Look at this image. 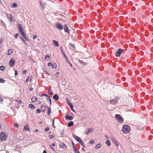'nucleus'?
Returning <instances> with one entry per match:
<instances>
[{
	"label": "nucleus",
	"instance_id": "1",
	"mask_svg": "<svg viewBox=\"0 0 153 153\" xmlns=\"http://www.w3.org/2000/svg\"><path fill=\"white\" fill-rule=\"evenodd\" d=\"M131 130V127L127 125H124L123 126L122 131L125 134L129 133Z\"/></svg>",
	"mask_w": 153,
	"mask_h": 153
},
{
	"label": "nucleus",
	"instance_id": "2",
	"mask_svg": "<svg viewBox=\"0 0 153 153\" xmlns=\"http://www.w3.org/2000/svg\"><path fill=\"white\" fill-rule=\"evenodd\" d=\"M115 117L119 123H122L124 121L123 118L119 114H116Z\"/></svg>",
	"mask_w": 153,
	"mask_h": 153
},
{
	"label": "nucleus",
	"instance_id": "3",
	"mask_svg": "<svg viewBox=\"0 0 153 153\" xmlns=\"http://www.w3.org/2000/svg\"><path fill=\"white\" fill-rule=\"evenodd\" d=\"M6 139V136L5 134L3 132H1L0 134V140L1 141H4Z\"/></svg>",
	"mask_w": 153,
	"mask_h": 153
},
{
	"label": "nucleus",
	"instance_id": "4",
	"mask_svg": "<svg viewBox=\"0 0 153 153\" xmlns=\"http://www.w3.org/2000/svg\"><path fill=\"white\" fill-rule=\"evenodd\" d=\"M16 60L13 58H11L9 61V65L11 67H13L15 64Z\"/></svg>",
	"mask_w": 153,
	"mask_h": 153
},
{
	"label": "nucleus",
	"instance_id": "5",
	"mask_svg": "<svg viewBox=\"0 0 153 153\" xmlns=\"http://www.w3.org/2000/svg\"><path fill=\"white\" fill-rule=\"evenodd\" d=\"M110 104L113 105H115L118 103V99H111L110 100Z\"/></svg>",
	"mask_w": 153,
	"mask_h": 153
},
{
	"label": "nucleus",
	"instance_id": "6",
	"mask_svg": "<svg viewBox=\"0 0 153 153\" xmlns=\"http://www.w3.org/2000/svg\"><path fill=\"white\" fill-rule=\"evenodd\" d=\"M73 137L78 142L80 143L82 141V139L79 137L77 136L74 134L73 135Z\"/></svg>",
	"mask_w": 153,
	"mask_h": 153
},
{
	"label": "nucleus",
	"instance_id": "7",
	"mask_svg": "<svg viewBox=\"0 0 153 153\" xmlns=\"http://www.w3.org/2000/svg\"><path fill=\"white\" fill-rule=\"evenodd\" d=\"M64 31L65 32H66L68 34L70 33V31H69V29L68 28V26H67V25L65 24L64 25Z\"/></svg>",
	"mask_w": 153,
	"mask_h": 153
},
{
	"label": "nucleus",
	"instance_id": "8",
	"mask_svg": "<svg viewBox=\"0 0 153 153\" xmlns=\"http://www.w3.org/2000/svg\"><path fill=\"white\" fill-rule=\"evenodd\" d=\"M123 51L122 49L121 48H119L118 50V51H117L116 53V55L117 56H120L121 53Z\"/></svg>",
	"mask_w": 153,
	"mask_h": 153
},
{
	"label": "nucleus",
	"instance_id": "9",
	"mask_svg": "<svg viewBox=\"0 0 153 153\" xmlns=\"http://www.w3.org/2000/svg\"><path fill=\"white\" fill-rule=\"evenodd\" d=\"M55 27L59 30H62L63 28L62 26L59 23L56 24Z\"/></svg>",
	"mask_w": 153,
	"mask_h": 153
},
{
	"label": "nucleus",
	"instance_id": "10",
	"mask_svg": "<svg viewBox=\"0 0 153 153\" xmlns=\"http://www.w3.org/2000/svg\"><path fill=\"white\" fill-rule=\"evenodd\" d=\"M23 130L25 131H30L29 125L28 124L26 125L24 127Z\"/></svg>",
	"mask_w": 153,
	"mask_h": 153
},
{
	"label": "nucleus",
	"instance_id": "11",
	"mask_svg": "<svg viewBox=\"0 0 153 153\" xmlns=\"http://www.w3.org/2000/svg\"><path fill=\"white\" fill-rule=\"evenodd\" d=\"M43 95L45 96L46 97V98L47 101L48 102H49L50 104H51V101L50 98L46 94H44Z\"/></svg>",
	"mask_w": 153,
	"mask_h": 153
},
{
	"label": "nucleus",
	"instance_id": "12",
	"mask_svg": "<svg viewBox=\"0 0 153 153\" xmlns=\"http://www.w3.org/2000/svg\"><path fill=\"white\" fill-rule=\"evenodd\" d=\"M59 146L62 149H65L67 148V146L63 143H61L59 144Z\"/></svg>",
	"mask_w": 153,
	"mask_h": 153
},
{
	"label": "nucleus",
	"instance_id": "13",
	"mask_svg": "<svg viewBox=\"0 0 153 153\" xmlns=\"http://www.w3.org/2000/svg\"><path fill=\"white\" fill-rule=\"evenodd\" d=\"M66 119H68L69 120H72L73 119V117L72 116H69L68 115L65 117Z\"/></svg>",
	"mask_w": 153,
	"mask_h": 153
},
{
	"label": "nucleus",
	"instance_id": "14",
	"mask_svg": "<svg viewBox=\"0 0 153 153\" xmlns=\"http://www.w3.org/2000/svg\"><path fill=\"white\" fill-rule=\"evenodd\" d=\"M53 98L55 101H57L59 100V96L57 94H55L53 96Z\"/></svg>",
	"mask_w": 153,
	"mask_h": 153
},
{
	"label": "nucleus",
	"instance_id": "15",
	"mask_svg": "<svg viewBox=\"0 0 153 153\" xmlns=\"http://www.w3.org/2000/svg\"><path fill=\"white\" fill-rule=\"evenodd\" d=\"M93 128H89L88 130L85 133V134H88L91 133L93 130Z\"/></svg>",
	"mask_w": 153,
	"mask_h": 153
},
{
	"label": "nucleus",
	"instance_id": "16",
	"mask_svg": "<svg viewBox=\"0 0 153 153\" xmlns=\"http://www.w3.org/2000/svg\"><path fill=\"white\" fill-rule=\"evenodd\" d=\"M32 78V76H31L30 75L28 76V77H27V79H26L25 82H27L29 81H30L31 79Z\"/></svg>",
	"mask_w": 153,
	"mask_h": 153
},
{
	"label": "nucleus",
	"instance_id": "17",
	"mask_svg": "<svg viewBox=\"0 0 153 153\" xmlns=\"http://www.w3.org/2000/svg\"><path fill=\"white\" fill-rule=\"evenodd\" d=\"M31 101L33 102H36L37 100V98L36 97H33L31 98Z\"/></svg>",
	"mask_w": 153,
	"mask_h": 153
},
{
	"label": "nucleus",
	"instance_id": "18",
	"mask_svg": "<svg viewBox=\"0 0 153 153\" xmlns=\"http://www.w3.org/2000/svg\"><path fill=\"white\" fill-rule=\"evenodd\" d=\"M9 19L10 22H11L12 21L14 22H15L13 20L14 17L12 14H10Z\"/></svg>",
	"mask_w": 153,
	"mask_h": 153
},
{
	"label": "nucleus",
	"instance_id": "19",
	"mask_svg": "<svg viewBox=\"0 0 153 153\" xmlns=\"http://www.w3.org/2000/svg\"><path fill=\"white\" fill-rule=\"evenodd\" d=\"M111 141L113 142L117 146H119V144L118 143H117V141L115 140L114 138H112L111 139Z\"/></svg>",
	"mask_w": 153,
	"mask_h": 153
},
{
	"label": "nucleus",
	"instance_id": "20",
	"mask_svg": "<svg viewBox=\"0 0 153 153\" xmlns=\"http://www.w3.org/2000/svg\"><path fill=\"white\" fill-rule=\"evenodd\" d=\"M22 37L27 41H29V39L25 33L22 36Z\"/></svg>",
	"mask_w": 153,
	"mask_h": 153
},
{
	"label": "nucleus",
	"instance_id": "21",
	"mask_svg": "<svg viewBox=\"0 0 153 153\" xmlns=\"http://www.w3.org/2000/svg\"><path fill=\"white\" fill-rule=\"evenodd\" d=\"M17 26L18 27V28H19V31H20L22 30V25L21 24H17Z\"/></svg>",
	"mask_w": 153,
	"mask_h": 153
},
{
	"label": "nucleus",
	"instance_id": "22",
	"mask_svg": "<svg viewBox=\"0 0 153 153\" xmlns=\"http://www.w3.org/2000/svg\"><path fill=\"white\" fill-rule=\"evenodd\" d=\"M53 42L55 46L58 47L59 46V44L56 41L53 40Z\"/></svg>",
	"mask_w": 153,
	"mask_h": 153
},
{
	"label": "nucleus",
	"instance_id": "23",
	"mask_svg": "<svg viewBox=\"0 0 153 153\" xmlns=\"http://www.w3.org/2000/svg\"><path fill=\"white\" fill-rule=\"evenodd\" d=\"M13 51V49H10L8 52L7 54L8 55H10Z\"/></svg>",
	"mask_w": 153,
	"mask_h": 153
},
{
	"label": "nucleus",
	"instance_id": "24",
	"mask_svg": "<svg viewBox=\"0 0 153 153\" xmlns=\"http://www.w3.org/2000/svg\"><path fill=\"white\" fill-rule=\"evenodd\" d=\"M28 106L31 109H34L36 108L35 106L33 105L32 104H29L28 105Z\"/></svg>",
	"mask_w": 153,
	"mask_h": 153
},
{
	"label": "nucleus",
	"instance_id": "25",
	"mask_svg": "<svg viewBox=\"0 0 153 153\" xmlns=\"http://www.w3.org/2000/svg\"><path fill=\"white\" fill-rule=\"evenodd\" d=\"M46 109V107L45 106L42 105L41 106V110L43 112L45 111Z\"/></svg>",
	"mask_w": 153,
	"mask_h": 153
},
{
	"label": "nucleus",
	"instance_id": "26",
	"mask_svg": "<svg viewBox=\"0 0 153 153\" xmlns=\"http://www.w3.org/2000/svg\"><path fill=\"white\" fill-rule=\"evenodd\" d=\"M74 125V123L73 121L69 122L68 124V127H70Z\"/></svg>",
	"mask_w": 153,
	"mask_h": 153
},
{
	"label": "nucleus",
	"instance_id": "27",
	"mask_svg": "<svg viewBox=\"0 0 153 153\" xmlns=\"http://www.w3.org/2000/svg\"><path fill=\"white\" fill-rule=\"evenodd\" d=\"M105 143L108 146H110L111 145V142L109 140H107Z\"/></svg>",
	"mask_w": 153,
	"mask_h": 153
},
{
	"label": "nucleus",
	"instance_id": "28",
	"mask_svg": "<svg viewBox=\"0 0 153 153\" xmlns=\"http://www.w3.org/2000/svg\"><path fill=\"white\" fill-rule=\"evenodd\" d=\"M11 6L12 7L16 8L17 7V5L16 3H14L11 4Z\"/></svg>",
	"mask_w": 153,
	"mask_h": 153
},
{
	"label": "nucleus",
	"instance_id": "29",
	"mask_svg": "<svg viewBox=\"0 0 153 153\" xmlns=\"http://www.w3.org/2000/svg\"><path fill=\"white\" fill-rule=\"evenodd\" d=\"M48 115H50V114L51 113V108L50 107H49L48 108Z\"/></svg>",
	"mask_w": 153,
	"mask_h": 153
},
{
	"label": "nucleus",
	"instance_id": "30",
	"mask_svg": "<svg viewBox=\"0 0 153 153\" xmlns=\"http://www.w3.org/2000/svg\"><path fill=\"white\" fill-rule=\"evenodd\" d=\"M5 69V67L4 66H0V70L2 71H4Z\"/></svg>",
	"mask_w": 153,
	"mask_h": 153
},
{
	"label": "nucleus",
	"instance_id": "31",
	"mask_svg": "<svg viewBox=\"0 0 153 153\" xmlns=\"http://www.w3.org/2000/svg\"><path fill=\"white\" fill-rule=\"evenodd\" d=\"M101 144L100 143L97 144L95 146V148L96 149H98L100 148L101 147Z\"/></svg>",
	"mask_w": 153,
	"mask_h": 153
},
{
	"label": "nucleus",
	"instance_id": "32",
	"mask_svg": "<svg viewBox=\"0 0 153 153\" xmlns=\"http://www.w3.org/2000/svg\"><path fill=\"white\" fill-rule=\"evenodd\" d=\"M56 67V64H53L52 66V69H55Z\"/></svg>",
	"mask_w": 153,
	"mask_h": 153
},
{
	"label": "nucleus",
	"instance_id": "33",
	"mask_svg": "<svg viewBox=\"0 0 153 153\" xmlns=\"http://www.w3.org/2000/svg\"><path fill=\"white\" fill-rule=\"evenodd\" d=\"M63 55H64V56L66 58V62L68 63H69V61L68 60L67 56H65V54L63 53Z\"/></svg>",
	"mask_w": 153,
	"mask_h": 153
},
{
	"label": "nucleus",
	"instance_id": "34",
	"mask_svg": "<svg viewBox=\"0 0 153 153\" xmlns=\"http://www.w3.org/2000/svg\"><path fill=\"white\" fill-rule=\"evenodd\" d=\"M16 101L19 103H21L22 102V100L20 99H17L16 100Z\"/></svg>",
	"mask_w": 153,
	"mask_h": 153
},
{
	"label": "nucleus",
	"instance_id": "35",
	"mask_svg": "<svg viewBox=\"0 0 153 153\" xmlns=\"http://www.w3.org/2000/svg\"><path fill=\"white\" fill-rule=\"evenodd\" d=\"M14 127H16L17 128H19L18 124L17 123H15L14 125Z\"/></svg>",
	"mask_w": 153,
	"mask_h": 153
},
{
	"label": "nucleus",
	"instance_id": "36",
	"mask_svg": "<svg viewBox=\"0 0 153 153\" xmlns=\"http://www.w3.org/2000/svg\"><path fill=\"white\" fill-rule=\"evenodd\" d=\"M94 143V140H91L89 141L90 144H92Z\"/></svg>",
	"mask_w": 153,
	"mask_h": 153
},
{
	"label": "nucleus",
	"instance_id": "37",
	"mask_svg": "<svg viewBox=\"0 0 153 153\" xmlns=\"http://www.w3.org/2000/svg\"><path fill=\"white\" fill-rule=\"evenodd\" d=\"M50 59V57L49 56L47 55L45 57V59L46 60H48Z\"/></svg>",
	"mask_w": 153,
	"mask_h": 153
},
{
	"label": "nucleus",
	"instance_id": "38",
	"mask_svg": "<svg viewBox=\"0 0 153 153\" xmlns=\"http://www.w3.org/2000/svg\"><path fill=\"white\" fill-rule=\"evenodd\" d=\"M54 137V136L53 135H50L49 136V137L50 139H52Z\"/></svg>",
	"mask_w": 153,
	"mask_h": 153
},
{
	"label": "nucleus",
	"instance_id": "39",
	"mask_svg": "<svg viewBox=\"0 0 153 153\" xmlns=\"http://www.w3.org/2000/svg\"><path fill=\"white\" fill-rule=\"evenodd\" d=\"M5 80L2 79H0V82L4 83L5 82Z\"/></svg>",
	"mask_w": 153,
	"mask_h": 153
},
{
	"label": "nucleus",
	"instance_id": "40",
	"mask_svg": "<svg viewBox=\"0 0 153 153\" xmlns=\"http://www.w3.org/2000/svg\"><path fill=\"white\" fill-rule=\"evenodd\" d=\"M70 108H71V110L73 111V112H76V111H74V109H73V105H71V106H70Z\"/></svg>",
	"mask_w": 153,
	"mask_h": 153
},
{
	"label": "nucleus",
	"instance_id": "41",
	"mask_svg": "<svg viewBox=\"0 0 153 153\" xmlns=\"http://www.w3.org/2000/svg\"><path fill=\"white\" fill-rule=\"evenodd\" d=\"M36 112L38 113H40L41 112V110L39 109H37L36 111Z\"/></svg>",
	"mask_w": 153,
	"mask_h": 153
},
{
	"label": "nucleus",
	"instance_id": "42",
	"mask_svg": "<svg viewBox=\"0 0 153 153\" xmlns=\"http://www.w3.org/2000/svg\"><path fill=\"white\" fill-rule=\"evenodd\" d=\"M20 38L21 39V40H22V41H23V42L25 43V44L26 45V42L25 41L24 39H23L21 36H20Z\"/></svg>",
	"mask_w": 153,
	"mask_h": 153
},
{
	"label": "nucleus",
	"instance_id": "43",
	"mask_svg": "<svg viewBox=\"0 0 153 153\" xmlns=\"http://www.w3.org/2000/svg\"><path fill=\"white\" fill-rule=\"evenodd\" d=\"M19 35V33H16L14 35V37L15 38L17 39Z\"/></svg>",
	"mask_w": 153,
	"mask_h": 153
},
{
	"label": "nucleus",
	"instance_id": "44",
	"mask_svg": "<svg viewBox=\"0 0 153 153\" xmlns=\"http://www.w3.org/2000/svg\"><path fill=\"white\" fill-rule=\"evenodd\" d=\"M19 32H20V34L22 36L23 34H24L25 33L24 31H23V30L20 31H19Z\"/></svg>",
	"mask_w": 153,
	"mask_h": 153
},
{
	"label": "nucleus",
	"instance_id": "45",
	"mask_svg": "<svg viewBox=\"0 0 153 153\" xmlns=\"http://www.w3.org/2000/svg\"><path fill=\"white\" fill-rule=\"evenodd\" d=\"M79 143L80 144L82 147H84L85 146L83 143L82 142V141L80 142Z\"/></svg>",
	"mask_w": 153,
	"mask_h": 153
},
{
	"label": "nucleus",
	"instance_id": "46",
	"mask_svg": "<svg viewBox=\"0 0 153 153\" xmlns=\"http://www.w3.org/2000/svg\"><path fill=\"white\" fill-rule=\"evenodd\" d=\"M3 100L1 96H0V103H1L3 101Z\"/></svg>",
	"mask_w": 153,
	"mask_h": 153
},
{
	"label": "nucleus",
	"instance_id": "47",
	"mask_svg": "<svg viewBox=\"0 0 153 153\" xmlns=\"http://www.w3.org/2000/svg\"><path fill=\"white\" fill-rule=\"evenodd\" d=\"M48 93L52 95L53 94V93L52 91H50L49 90H48Z\"/></svg>",
	"mask_w": 153,
	"mask_h": 153
},
{
	"label": "nucleus",
	"instance_id": "48",
	"mask_svg": "<svg viewBox=\"0 0 153 153\" xmlns=\"http://www.w3.org/2000/svg\"><path fill=\"white\" fill-rule=\"evenodd\" d=\"M68 104L69 105V106H70H70H71V105H73L72 104H71L70 102H68Z\"/></svg>",
	"mask_w": 153,
	"mask_h": 153
},
{
	"label": "nucleus",
	"instance_id": "49",
	"mask_svg": "<svg viewBox=\"0 0 153 153\" xmlns=\"http://www.w3.org/2000/svg\"><path fill=\"white\" fill-rule=\"evenodd\" d=\"M50 129V128L49 127H47L45 129V131H48Z\"/></svg>",
	"mask_w": 153,
	"mask_h": 153
},
{
	"label": "nucleus",
	"instance_id": "50",
	"mask_svg": "<svg viewBox=\"0 0 153 153\" xmlns=\"http://www.w3.org/2000/svg\"><path fill=\"white\" fill-rule=\"evenodd\" d=\"M48 66H51V65H52V63L51 62H50L48 64Z\"/></svg>",
	"mask_w": 153,
	"mask_h": 153
},
{
	"label": "nucleus",
	"instance_id": "51",
	"mask_svg": "<svg viewBox=\"0 0 153 153\" xmlns=\"http://www.w3.org/2000/svg\"><path fill=\"white\" fill-rule=\"evenodd\" d=\"M26 72H27V71L26 70H24L23 71L22 74H25L26 73Z\"/></svg>",
	"mask_w": 153,
	"mask_h": 153
},
{
	"label": "nucleus",
	"instance_id": "52",
	"mask_svg": "<svg viewBox=\"0 0 153 153\" xmlns=\"http://www.w3.org/2000/svg\"><path fill=\"white\" fill-rule=\"evenodd\" d=\"M54 119H53L52 125H53V127L54 128H55V127L54 126Z\"/></svg>",
	"mask_w": 153,
	"mask_h": 153
},
{
	"label": "nucleus",
	"instance_id": "53",
	"mask_svg": "<svg viewBox=\"0 0 153 153\" xmlns=\"http://www.w3.org/2000/svg\"><path fill=\"white\" fill-rule=\"evenodd\" d=\"M37 37V36L36 35H35L33 37V39H35Z\"/></svg>",
	"mask_w": 153,
	"mask_h": 153
},
{
	"label": "nucleus",
	"instance_id": "54",
	"mask_svg": "<svg viewBox=\"0 0 153 153\" xmlns=\"http://www.w3.org/2000/svg\"><path fill=\"white\" fill-rule=\"evenodd\" d=\"M17 74H18V73H17V71L16 70H15V75H17Z\"/></svg>",
	"mask_w": 153,
	"mask_h": 153
},
{
	"label": "nucleus",
	"instance_id": "55",
	"mask_svg": "<svg viewBox=\"0 0 153 153\" xmlns=\"http://www.w3.org/2000/svg\"><path fill=\"white\" fill-rule=\"evenodd\" d=\"M74 152H76L77 151V149H76L75 147H74Z\"/></svg>",
	"mask_w": 153,
	"mask_h": 153
},
{
	"label": "nucleus",
	"instance_id": "56",
	"mask_svg": "<svg viewBox=\"0 0 153 153\" xmlns=\"http://www.w3.org/2000/svg\"><path fill=\"white\" fill-rule=\"evenodd\" d=\"M38 131V129H36L35 130L34 132H36Z\"/></svg>",
	"mask_w": 153,
	"mask_h": 153
},
{
	"label": "nucleus",
	"instance_id": "57",
	"mask_svg": "<svg viewBox=\"0 0 153 153\" xmlns=\"http://www.w3.org/2000/svg\"><path fill=\"white\" fill-rule=\"evenodd\" d=\"M29 90H30V91H32L33 90V88H29Z\"/></svg>",
	"mask_w": 153,
	"mask_h": 153
},
{
	"label": "nucleus",
	"instance_id": "58",
	"mask_svg": "<svg viewBox=\"0 0 153 153\" xmlns=\"http://www.w3.org/2000/svg\"><path fill=\"white\" fill-rule=\"evenodd\" d=\"M68 63L70 64V66L72 67L73 66H72V65L70 63V62H69V63Z\"/></svg>",
	"mask_w": 153,
	"mask_h": 153
},
{
	"label": "nucleus",
	"instance_id": "59",
	"mask_svg": "<svg viewBox=\"0 0 153 153\" xmlns=\"http://www.w3.org/2000/svg\"><path fill=\"white\" fill-rule=\"evenodd\" d=\"M59 74V72H57L56 73V74L57 75H58Z\"/></svg>",
	"mask_w": 153,
	"mask_h": 153
},
{
	"label": "nucleus",
	"instance_id": "60",
	"mask_svg": "<svg viewBox=\"0 0 153 153\" xmlns=\"http://www.w3.org/2000/svg\"><path fill=\"white\" fill-rule=\"evenodd\" d=\"M43 153H47L46 151V150H44L43 152Z\"/></svg>",
	"mask_w": 153,
	"mask_h": 153
},
{
	"label": "nucleus",
	"instance_id": "61",
	"mask_svg": "<svg viewBox=\"0 0 153 153\" xmlns=\"http://www.w3.org/2000/svg\"><path fill=\"white\" fill-rule=\"evenodd\" d=\"M52 146H55V144L54 143H53L52 144Z\"/></svg>",
	"mask_w": 153,
	"mask_h": 153
},
{
	"label": "nucleus",
	"instance_id": "62",
	"mask_svg": "<svg viewBox=\"0 0 153 153\" xmlns=\"http://www.w3.org/2000/svg\"><path fill=\"white\" fill-rule=\"evenodd\" d=\"M2 43V41L1 40H0V45Z\"/></svg>",
	"mask_w": 153,
	"mask_h": 153
},
{
	"label": "nucleus",
	"instance_id": "63",
	"mask_svg": "<svg viewBox=\"0 0 153 153\" xmlns=\"http://www.w3.org/2000/svg\"><path fill=\"white\" fill-rule=\"evenodd\" d=\"M76 153H80V152L79 151H77L76 152Z\"/></svg>",
	"mask_w": 153,
	"mask_h": 153
},
{
	"label": "nucleus",
	"instance_id": "64",
	"mask_svg": "<svg viewBox=\"0 0 153 153\" xmlns=\"http://www.w3.org/2000/svg\"><path fill=\"white\" fill-rule=\"evenodd\" d=\"M39 123H40V124H41V123H42V122L41 121H40V122H39Z\"/></svg>",
	"mask_w": 153,
	"mask_h": 153
}]
</instances>
